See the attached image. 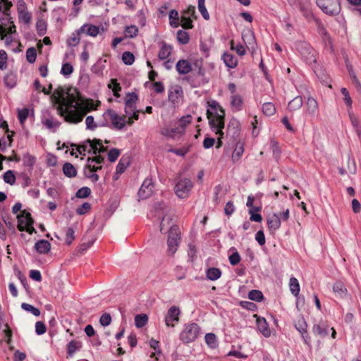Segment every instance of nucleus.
<instances>
[{
  "label": "nucleus",
  "instance_id": "9d476101",
  "mask_svg": "<svg viewBox=\"0 0 361 361\" xmlns=\"http://www.w3.org/2000/svg\"><path fill=\"white\" fill-rule=\"evenodd\" d=\"M106 114L116 129L121 130L124 128L127 123L126 115L120 116L115 111L111 109L107 110Z\"/></svg>",
  "mask_w": 361,
  "mask_h": 361
},
{
  "label": "nucleus",
  "instance_id": "69168bd1",
  "mask_svg": "<svg viewBox=\"0 0 361 361\" xmlns=\"http://www.w3.org/2000/svg\"><path fill=\"white\" fill-rule=\"evenodd\" d=\"M23 160V164L26 166L32 167L35 163V158L29 154H25Z\"/></svg>",
  "mask_w": 361,
  "mask_h": 361
},
{
  "label": "nucleus",
  "instance_id": "13d9d810",
  "mask_svg": "<svg viewBox=\"0 0 361 361\" xmlns=\"http://www.w3.org/2000/svg\"><path fill=\"white\" fill-rule=\"evenodd\" d=\"M231 44V49L232 50H235L237 54L240 56H244L246 53L245 48L242 44H237L236 46L234 45V41L232 39L230 42Z\"/></svg>",
  "mask_w": 361,
  "mask_h": 361
},
{
  "label": "nucleus",
  "instance_id": "0eeeda50",
  "mask_svg": "<svg viewBox=\"0 0 361 361\" xmlns=\"http://www.w3.org/2000/svg\"><path fill=\"white\" fill-rule=\"evenodd\" d=\"M90 36V24L85 23L80 29L73 32L67 39L66 43L69 47H75L84 37Z\"/></svg>",
  "mask_w": 361,
  "mask_h": 361
},
{
  "label": "nucleus",
  "instance_id": "680f3d73",
  "mask_svg": "<svg viewBox=\"0 0 361 361\" xmlns=\"http://www.w3.org/2000/svg\"><path fill=\"white\" fill-rule=\"evenodd\" d=\"M121 154V150L116 148L111 149L108 152V159L110 162H114L116 161L119 155Z\"/></svg>",
  "mask_w": 361,
  "mask_h": 361
},
{
  "label": "nucleus",
  "instance_id": "052dcab7",
  "mask_svg": "<svg viewBox=\"0 0 361 361\" xmlns=\"http://www.w3.org/2000/svg\"><path fill=\"white\" fill-rule=\"evenodd\" d=\"M6 85L10 88H13L16 84V76L13 74H8L4 78Z\"/></svg>",
  "mask_w": 361,
  "mask_h": 361
},
{
  "label": "nucleus",
  "instance_id": "37998d69",
  "mask_svg": "<svg viewBox=\"0 0 361 361\" xmlns=\"http://www.w3.org/2000/svg\"><path fill=\"white\" fill-rule=\"evenodd\" d=\"M78 85L80 88L88 90L90 87L89 75L87 74H82L80 78Z\"/></svg>",
  "mask_w": 361,
  "mask_h": 361
},
{
  "label": "nucleus",
  "instance_id": "c03bdc74",
  "mask_svg": "<svg viewBox=\"0 0 361 361\" xmlns=\"http://www.w3.org/2000/svg\"><path fill=\"white\" fill-rule=\"evenodd\" d=\"M108 87L112 90L115 97H118L120 96L118 92L121 90V87L116 79H111Z\"/></svg>",
  "mask_w": 361,
  "mask_h": 361
},
{
  "label": "nucleus",
  "instance_id": "72a5a7b5",
  "mask_svg": "<svg viewBox=\"0 0 361 361\" xmlns=\"http://www.w3.org/2000/svg\"><path fill=\"white\" fill-rule=\"evenodd\" d=\"M207 278L211 281L219 279L221 276V271L218 268H209L206 272Z\"/></svg>",
  "mask_w": 361,
  "mask_h": 361
},
{
  "label": "nucleus",
  "instance_id": "e433bc0d",
  "mask_svg": "<svg viewBox=\"0 0 361 361\" xmlns=\"http://www.w3.org/2000/svg\"><path fill=\"white\" fill-rule=\"evenodd\" d=\"M148 317L145 314H137L135 317V324L137 328H142L146 325Z\"/></svg>",
  "mask_w": 361,
  "mask_h": 361
},
{
  "label": "nucleus",
  "instance_id": "79ce46f5",
  "mask_svg": "<svg viewBox=\"0 0 361 361\" xmlns=\"http://www.w3.org/2000/svg\"><path fill=\"white\" fill-rule=\"evenodd\" d=\"M180 25L183 29H192L193 27L192 21L189 16L184 13L180 18Z\"/></svg>",
  "mask_w": 361,
  "mask_h": 361
},
{
  "label": "nucleus",
  "instance_id": "2f4dec72",
  "mask_svg": "<svg viewBox=\"0 0 361 361\" xmlns=\"http://www.w3.org/2000/svg\"><path fill=\"white\" fill-rule=\"evenodd\" d=\"M63 172L64 175L68 178L75 177L77 174L75 168L72 164L69 162H66L63 164Z\"/></svg>",
  "mask_w": 361,
  "mask_h": 361
},
{
  "label": "nucleus",
  "instance_id": "3c124183",
  "mask_svg": "<svg viewBox=\"0 0 361 361\" xmlns=\"http://www.w3.org/2000/svg\"><path fill=\"white\" fill-rule=\"evenodd\" d=\"M4 180L5 183L10 184L11 185H14L16 183V176L14 173L11 170H8L4 174Z\"/></svg>",
  "mask_w": 361,
  "mask_h": 361
},
{
  "label": "nucleus",
  "instance_id": "6e6552de",
  "mask_svg": "<svg viewBox=\"0 0 361 361\" xmlns=\"http://www.w3.org/2000/svg\"><path fill=\"white\" fill-rule=\"evenodd\" d=\"M92 162H95L97 164H102L104 162V157L101 155L102 153L106 152L107 150V147H104L102 145V142L99 139H93L92 140Z\"/></svg>",
  "mask_w": 361,
  "mask_h": 361
},
{
  "label": "nucleus",
  "instance_id": "f704fd0d",
  "mask_svg": "<svg viewBox=\"0 0 361 361\" xmlns=\"http://www.w3.org/2000/svg\"><path fill=\"white\" fill-rule=\"evenodd\" d=\"M169 17L170 25L173 27H178L180 25L178 11L174 9H172L169 12Z\"/></svg>",
  "mask_w": 361,
  "mask_h": 361
},
{
  "label": "nucleus",
  "instance_id": "8fccbe9b",
  "mask_svg": "<svg viewBox=\"0 0 361 361\" xmlns=\"http://www.w3.org/2000/svg\"><path fill=\"white\" fill-rule=\"evenodd\" d=\"M21 307L24 310L31 312L33 315L37 317L40 314V311L38 308L35 307L32 305H30L28 303L23 302L21 304Z\"/></svg>",
  "mask_w": 361,
  "mask_h": 361
},
{
  "label": "nucleus",
  "instance_id": "6ab92c4d",
  "mask_svg": "<svg viewBox=\"0 0 361 361\" xmlns=\"http://www.w3.org/2000/svg\"><path fill=\"white\" fill-rule=\"evenodd\" d=\"M318 103L315 99L308 96L305 102V113L310 116H314L318 112Z\"/></svg>",
  "mask_w": 361,
  "mask_h": 361
},
{
  "label": "nucleus",
  "instance_id": "0e129e2a",
  "mask_svg": "<svg viewBox=\"0 0 361 361\" xmlns=\"http://www.w3.org/2000/svg\"><path fill=\"white\" fill-rule=\"evenodd\" d=\"M228 130H233V134H238L240 131V123L236 120L231 121L228 125Z\"/></svg>",
  "mask_w": 361,
  "mask_h": 361
},
{
  "label": "nucleus",
  "instance_id": "a211bd4d",
  "mask_svg": "<svg viewBox=\"0 0 361 361\" xmlns=\"http://www.w3.org/2000/svg\"><path fill=\"white\" fill-rule=\"evenodd\" d=\"M182 87L178 85L171 86L169 90L168 98L173 104H176L183 97Z\"/></svg>",
  "mask_w": 361,
  "mask_h": 361
},
{
  "label": "nucleus",
  "instance_id": "a878e982",
  "mask_svg": "<svg viewBox=\"0 0 361 361\" xmlns=\"http://www.w3.org/2000/svg\"><path fill=\"white\" fill-rule=\"evenodd\" d=\"M257 326L259 331L264 335L265 337H269L271 335V331L269 328L268 324L265 319H257Z\"/></svg>",
  "mask_w": 361,
  "mask_h": 361
},
{
  "label": "nucleus",
  "instance_id": "7ed1b4c3",
  "mask_svg": "<svg viewBox=\"0 0 361 361\" xmlns=\"http://www.w3.org/2000/svg\"><path fill=\"white\" fill-rule=\"evenodd\" d=\"M200 334V327L195 323L185 324L180 334V339L185 343L194 341Z\"/></svg>",
  "mask_w": 361,
  "mask_h": 361
},
{
  "label": "nucleus",
  "instance_id": "5fc2aeb1",
  "mask_svg": "<svg viewBox=\"0 0 361 361\" xmlns=\"http://www.w3.org/2000/svg\"><path fill=\"white\" fill-rule=\"evenodd\" d=\"M205 341L207 344L212 348H215L217 345L216 337L214 334H207L205 335Z\"/></svg>",
  "mask_w": 361,
  "mask_h": 361
},
{
  "label": "nucleus",
  "instance_id": "4be33fe9",
  "mask_svg": "<svg viewBox=\"0 0 361 361\" xmlns=\"http://www.w3.org/2000/svg\"><path fill=\"white\" fill-rule=\"evenodd\" d=\"M42 123L44 126H46L47 128L52 130H55L56 128L59 127L61 124L59 121H58L56 118L51 116H49L47 117L44 116L42 118Z\"/></svg>",
  "mask_w": 361,
  "mask_h": 361
},
{
  "label": "nucleus",
  "instance_id": "864d4df0",
  "mask_svg": "<svg viewBox=\"0 0 361 361\" xmlns=\"http://www.w3.org/2000/svg\"><path fill=\"white\" fill-rule=\"evenodd\" d=\"M73 71V67L70 63H64L61 69V73L65 77H69Z\"/></svg>",
  "mask_w": 361,
  "mask_h": 361
},
{
  "label": "nucleus",
  "instance_id": "bb28decb",
  "mask_svg": "<svg viewBox=\"0 0 361 361\" xmlns=\"http://www.w3.org/2000/svg\"><path fill=\"white\" fill-rule=\"evenodd\" d=\"M222 59L226 66L230 68H234L238 65V60L236 57L232 54L224 53L222 55Z\"/></svg>",
  "mask_w": 361,
  "mask_h": 361
},
{
  "label": "nucleus",
  "instance_id": "58836bf2",
  "mask_svg": "<svg viewBox=\"0 0 361 361\" xmlns=\"http://www.w3.org/2000/svg\"><path fill=\"white\" fill-rule=\"evenodd\" d=\"M262 111L268 116H272L276 112L275 106L271 102H266L262 105Z\"/></svg>",
  "mask_w": 361,
  "mask_h": 361
},
{
  "label": "nucleus",
  "instance_id": "c85d7f7f",
  "mask_svg": "<svg viewBox=\"0 0 361 361\" xmlns=\"http://www.w3.org/2000/svg\"><path fill=\"white\" fill-rule=\"evenodd\" d=\"M130 160L128 156H123L116 166L117 174H122L130 165Z\"/></svg>",
  "mask_w": 361,
  "mask_h": 361
},
{
  "label": "nucleus",
  "instance_id": "412c9836",
  "mask_svg": "<svg viewBox=\"0 0 361 361\" xmlns=\"http://www.w3.org/2000/svg\"><path fill=\"white\" fill-rule=\"evenodd\" d=\"M176 71L179 74L185 75L192 71V66L190 63L185 59L179 60L176 66Z\"/></svg>",
  "mask_w": 361,
  "mask_h": 361
},
{
  "label": "nucleus",
  "instance_id": "5701e85b",
  "mask_svg": "<svg viewBox=\"0 0 361 361\" xmlns=\"http://www.w3.org/2000/svg\"><path fill=\"white\" fill-rule=\"evenodd\" d=\"M267 226L269 230L276 231L281 226L280 216L276 214H273L267 218Z\"/></svg>",
  "mask_w": 361,
  "mask_h": 361
},
{
  "label": "nucleus",
  "instance_id": "e2e57ef3",
  "mask_svg": "<svg viewBox=\"0 0 361 361\" xmlns=\"http://www.w3.org/2000/svg\"><path fill=\"white\" fill-rule=\"evenodd\" d=\"M46 331L47 327L44 322L38 321L35 323V332L37 335H42Z\"/></svg>",
  "mask_w": 361,
  "mask_h": 361
},
{
  "label": "nucleus",
  "instance_id": "39448f33",
  "mask_svg": "<svg viewBox=\"0 0 361 361\" xmlns=\"http://www.w3.org/2000/svg\"><path fill=\"white\" fill-rule=\"evenodd\" d=\"M296 49L306 63L311 64L316 62L315 51L308 43L298 42Z\"/></svg>",
  "mask_w": 361,
  "mask_h": 361
},
{
  "label": "nucleus",
  "instance_id": "393cba45",
  "mask_svg": "<svg viewBox=\"0 0 361 361\" xmlns=\"http://www.w3.org/2000/svg\"><path fill=\"white\" fill-rule=\"evenodd\" d=\"M35 248L39 254H46L49 252L51 244L48 240H39L35 243Z\"/></svg>",
  "mask_w": 361,
  "mask_h": 361
},
{
  "label": "nucleus",
  "instance_id": "a18cd8bd",
  "mask_svg": "<svg viewBox=\"0 0 361 361\" xmlns=\"http://www.w3.org/2000/svg\"><path fill=\"white\" fill-rule=\"evenodd\" d=\"M138 33V28L135 25H130L127 26L125 28L124 34L125 36L127 37L133 38L135 36H137Z\"/></svg>",
  "mask_w": 361,
  "mask_h": 361
},
{
  "label": "nucleus",
  "instance_id": "9b49d317",
  "mask_svg": "<svg viewBox=\"0 0 361 361\" xmlns=\"http://www.w3.org/2000/svg\"><path fill=\"white\" fill-rule=\"evenodd\" d=\"M1 23L0 25V39H4L7 33L13 34L16 32V25L13 21L11 20L10 18H5L1 19Z\"/></svg>",
  "mask_w": 361,
  "mask_h": 361
},
{
  "label": "nucleus",
  "instance_id": "dca6fc26",
  "mask_svg": "<svg viewBox=\"0 0 361 361\" xmlns=\"http://www.w3.org/2000/svg\"><path fill=\"white\" fill-rule=\"evenodd\" d=\"M295 327L300 333L305 343L308 344L310 337L307 333V324L302 316H300L295 322Z\"/></svg>",
  "mask_w": 361,
  "mask_h": 361
},
{
  "label": "nucleus",
  "instance_id": "bf43d9fd",
  "mask_svg": "<svg viewBox=\"0 0 361 361\" xmlns=\"http://www.w3.org/2000/svg\"><path fill=\"white\" fill-rule=\"evenodd\" d=\"M341 93L344 96V102L350 108H352L353 100L350 96L348 90L345 87H343L341 90Z\"/></svg>",
  "mask_w": 361,
  "mask_h": 361
},
{
  "label": "nucleus",
  "instance_id": "09e8293b",
  "mask_svg": "<svg viewBox=\"0 0 361 361\" xmlns=\"http://www.w3.org/2000/svg\"><path fill=\"white\" fill-rule=\"evenodd\" d=\"M224 128H211V129L215 133V134L219 135L216 146V148H220L223 145L222 138L224 137V133L223 132Z\"/></svg>",
  "mask_w": 361,
  "mask_h": 361
},
{
  "label": "nucleus",
  "instance_id": "cd10ccee",
  "mask_svg": "<svg viewBox=\"0 0 361 361\" xmlns=\"http://www.w3.org/2000/svg\"><path fill=\"white\" fill-rule=\"evenodd\" d=\"M243 102V98L240 94H237L231 96V105L234 111H240L242 109Z\"/></svg>",
  "mask_w": 361,
  "mask_h": 361
},
{
  "label": "nucleus",
  "instance_id": "49530a36",
  "mask_svg": "<svg viewBox=\"0 0 361 361\" xmlns=\"http://www.w3.org/2000/svg\"><path fill=\"white\" fill-rule=\"evenodd\" d=\"M248 298L251 300L259 302L263 299L264 296L260 290H252L248 293Z\"/></svg>",
  "mask_w": 361,
  "mask_h": 361
},
{
  "label": "nucleus",
  "instance_id": "473e14b6",
  "mask_svg": "<svg viewBox=\"0 0 361 361\" xmlns=\"http://www.w3.org/2000/svg\"><path fill=\"white\" fill-rule=\"evenodd\" d=\"M289 288L291 293L298 296L299 295L300 288L298 280L295 277H291L289 281Z\"/></svg>",
  "mask_w": 361,
  "mask_h": 361
},
{
  "label": "nucleus",
  "instance_id": "aec40b11",
  "mask_svg": "<svg viewBox=\"0 0 361 361\" xmlns=\"http://www.w3.org/2000/svg\"><path fill=\"white\" fill-rule=\"evenodd\" d=\"M173 51V46L166 44L165 42H161V47L158 53V58L163 61L169 58Z\"/></svg>",
  "mask_w": 361,
  "mask_h": 361
},
{
  "label": "nucleus",
  "instance_id": "423d86ee",
  "mask_svg": "<svg viewBox=\"0 0 361 361\" xmlns=\"http://www.w3.org/2000/svg\"><path fill=\"white\" fill-rule=\"evenodd\" d=\"M180 233L178 226L173 225L170 227L167 245L168 252L171 255L176 252L179 245L180 241Z\"/></svg>",
  "mask_w": 361,
  "mask_h": 361
},
{
  "label": "nucleus",
  "instance_id": "f8f14e48",
  "mask_svg": "<svg viewBox=\"0 0 361 361\" xmlns=\"http://www.w3.org/2000/svg\"><path fill=\"white\" fill-rule=\"evenodd\" d=\"M180 314V311L179 307L176 306L171 307L166 316H165V324L167 326H175V323H178L179 322V316Z\"/></svg>",
  "mask_w": 361,
  "mask_h": 361
},
{
  "label": "nucleus",
  "instance_id": "f03ea898",
  "mask_svg": "<svg viewBox=\"0 0 361 361\" xmlns=\"http://www.w3.org/2000/svg\"><path fill=\"white\" fill-rule=\"evenodd\" d=\"M207 118L210 128L225 127V110L216 100L207 102Z\"/></svg>",
  "mask_w": 361,
  "mask_h": 361
},
{
  "label": "nucleus",
  "instance_id": "ddd939ff",
  "mask_svg": "<svg viewBox=\"0 0 361 361\" xmlns=\"http://www.w3.org/2000/svg\"><path fill=\"white\" fill-rule=\"evenodd\" d=\"M18 218V228L20 231L25 230L27 226L33 225L34 221L32 219L30 213L23 210L17 216Z\"/></svg>",
  "mask_w": 361,
  "mask_h": 361
},
{
  "label": "nucleus",
  "instance_id": "4d7b16f0",
  "mask_svg": "<svg viewBox=\"0 0 361 361\" xmlns=\"http://www.w3.org/2000/svg\"><path fill=\"white\" fill-rule=\"evenodd\" d=\"M29 111L27 108H23L18 110V118L21 125H23L27 118Z\"/></svg>",
  "mask_w": 361,
  "mask_h": 361
},
{
  "label": "nucleus",
  "instance_id": "f257e3e1",
  "mask_svg": "<svg viewBox=\"0 0 361 361\" xmlns=\"http://www.w3.org/2000/svg\"><path fill=\"white\" fill-rule=\"evenodd\" d=\"M54 96L58 104V113L67 122L79 123L90 111V99L83 97L76 88L58 89Z\"/></svg>",
  "mask_w": 361,
  "mask_h": 361
},
{
  "label": "nucleus",
  "instance_id": "338daca9",
  "mask_svg": "<svg viewBox=\"0 0 361 361\" xmlns=\"http://www.w3.org/2000/svg\"><path fill=\"white\" fill-rule=\"evenodd\" d=\"M75 231L72 228H68L66 231V243L71 245L75 238Z\"/></svg>",
  "mask_w": 361,
  "mask_h": 361
},
{
  "label": "nucleus",
  "instance_id": "6e6d98bb",
  "mask_svg": "<svg viewBox=\"0 0 361 361\" xmlns=\"http://www.w3.org/2000/svg\"><path fill=\"white\" fill-rule=\"evenodd\" d=\"M90 247V242L84 243L80 245L75 250L76 255L80 257L87 252Z\"/></svg>",
  "mask_w": 361,
  "mask_h": 361
},
{
  "label": "nucleus",
  "instance_id": "ea45409f",
  "mask_svg": "<svg viewBox=\"0 0 361 361\" xmlns=\"http://www.w3.org/2000/svg\"><path fill=\"white\" fill-rule=\"evenodd\" d=\"M18 19L26 25H30L32 20V14L27 10L18 13Z\"/></svg>",
  "mask_w": 361,
  "mask_h": 361
},
{
  "label": "nucleus",
  "instance_id": "4c0bfd02",
  "mask_svg": "<svg viewBox=\"0 0 361 361\" xmlns=\"http://www.w3.org/2000/svg\"><path fill=\"white\" fill-rule=\"evenodd\" d=\"M47 23L43 19H38L36 23V30L39 36H44L47 32Z\"/></svg>",
  "mask_w": 361,
  "mask_h": 361
},
{
  "label": "nucleus",
  "instance_id": "774afa93",
  "mask_svg": "<svg viewBox=\"0 0 361 361\" xmlns=\"http://www.w3.org/2000/svg\"><path fill=\"white\" fill-rule=\"evenodd\" d=\"M90 194V189L87 187H83L77 191L75 196L78 198H85L87 197Z\"/></svg>",
  "mask_w": 361,
  "mask_h": 361
},
{
  "label": "nucleus",
  "instance_id": "c9c22d12",
  "mask_svg": "<svg viewBox=\"0 0 361 361\" xmlns=\"http://www.w3.org/2000/svg\"><path fill=\"white\" fill-rule=\"evenodd\" d=\"M177 40L181 44H186L190 41L189 34L184 30H179L177 32Z\"/></svg>",
  "mask_w": 361,
  "mask_h": 361
},
{
  "label": "nucleus",
  "instance_id": "a19ab883",
  "mask_svg": "<svg viewBox=\"0 0 361 361\" xmlns=\"http://www.w3.org/2000/svg\"><path fill=\"white\" fill-rule=\"evenodd\" d=\"M334 292L340 297H343L345 295L347 289L341 282H336L333 286Z\"/></svg>",
  "mask_w": 361,
  "mask_h": 361
},
{
  "label": "nucleus",
  "instance_id": "b1692460",
  "mask_svg": "<svg viewBox=\"0 0 361 361\" xmlns=\"http://www.w3.org/2000/svg\"><path fill=\"white\" fill-rule=\"evenodd\" d=\"M82 348L81 342L78 341L72 340L67 345V355L66 357L71 358L74 353Z\"/></svg>",
  "mask_w": 361,
  "mask_h": 361
},
{
  "label": "nucleus",
  "instance_id": "f3484780",
  "mask_svg": "<svg viewBox=\"0 0 361 361\" xmlns=\"http://www.w3.org/2000/svg\"><path fill=\"white\" fill-rule=\"evenodd\" d=\"M329 328L327 321L321 319L317 324H314L312 331L315 336L324 338L329 334Z\"/></svg>",
  "mask_w": 361,
  "mask_h": 361
},
{
  "label": "nucleus",
  "instance_id": "603ef678",
  "mask_svg": "<svg viewBox=\"0 0 361 361\" xmlns=\"http://www.w3.org/2000/svg\"><path fill=\"white\" fill-rule=\"evenodd\" d=\"M122 61L126 65H132L135 61V56L130 51H125L122 54Z\"/></svg>",
  "mask_w": 361,
  "mask_h": 361
},
{
  "label": "nucleus",
  "instance_id": "20e7f679",
  "mask_svg": "<svg viewBox=\"0 0 361 361\" xmlns=\"http://www.w3.org/2000/svg\"><path fill=\"white\" fill-rule=\"evenodd\" d=\"M317 6L327 15L335 16L340 13L339 0H317Z\"/></svg>",
  "mask_w": 361,
  "mask_h": 361
},
{
  "label": "nucleus",
  "instance_id": "de8ad7c7",
  "mask_svg": "<svg viewBox=\"0 0 361 361\" xmlns=\"http://www.w3.org/2000/svg\"><path fill=\"white\" fill-rule=\"evenodd\" d=\"M37 51L35 47H30L26 51V59L30 63H33L36 61Z\"/></svg>",
  "mask_w": 361,
  "mask_h": 361
},
{
  "label": "nucleus",
  "instance_id": "1a4fd4ad",
  "mask_svg": "<svg viewBox=\"0 0 361 361\" xmlns=\"http://www.w3.org/2000/svg\"><path fill=\"white\" fill-rule=\"evenodd\" d=\"M193 187L192 181L188 178H182L178 180L175 186V192L180 198L188 197L190 190Z\"/></svg>",
  "mask_w": 361,
  "mask_h": 361
},
{
  "label": "nucleus",
  "instance_id": "2eb2a0df",
  "mask_svg": "<svg viewBox=\"0 0 361 361\" xmlns=\"http://www.w3.org/2000/svg\"><path fill=\"white\" fill-rule=\"evenodd\" d=\"M138 97L135 93H128L125 101V113L126 116L131 115V113L136 110V102Z\"/></svg>",
  "mask_w": 361,
  "mask_h": 361
},
{
  "label": "nucleus",
  "instance_id": "4468645a",
  "mask_svg": "<svg viewBox=\"0 0 361 361\" xmlns=\"http://www.w3.org/2000/svg\"><path fill=\"white\" fill-rule=\"evenodd\" d=\"M154 185L151 179H145L140 190H138V197L140 199H146L150 197L153 192Z\"/></svg>",
  "mask_w": 361,
  "mask_h": 361
},
{
  "label": "nucleus",
  "instance_id": "c756f323",
  "mask_svg": "<svg viewBox=\"0 0 361 361\" xmlns=\"http://www.w3.org/2000/svg\"><path fill=\"white\" fill-rule=\"evenodd\" d=\"M302 98L300 96H297L289 102L288 108L290 111H294L300 109L302 106Z\"/></svg>",
  "mask_w": 361,
  "mask_h": 361
},
{
  "label": "nucleus",
  "instance_id": "7c9ffc66",
  "mask_svg": "<svg viewBox=\"0 0 361 361\" xmlns=\"http://www.w3.org/2000/svg\"><path fill=\"white\" fill-rule=\"evenodd\" d=\"M244 152V145L242 142H238L232 154V161L233 162L238 161L242 157Z\"/></svg>",
  "mask_w": 361,
  "mask_h": 361
}]
</instances>
